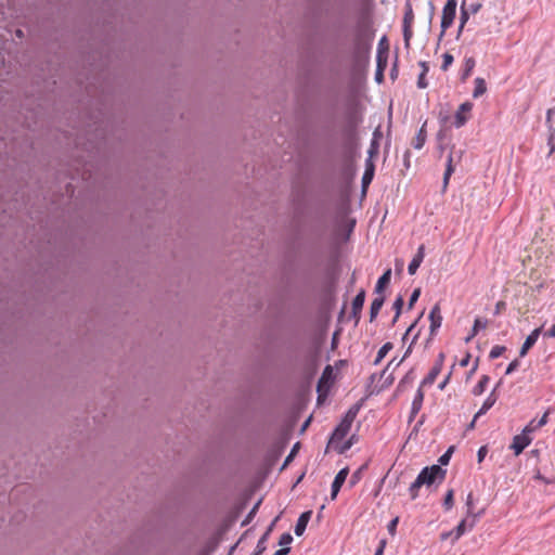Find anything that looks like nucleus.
Returning <instances> with one entry per match:
<instances>
[{"mask_svg":"<svg viewBox=\"0 0 555 555\" xmlns=\"http://www.w3.org/2000/svg\"><path fill=\"white\" fill-rule=\"evenodd\" d=\"M357 412V410L350 409L331 436L328 448L336 450L339 454L351 448V439L345 440V438L351 429Z\"/></svg>","mask_w":555,"mask_h":555,"instance_id":"f257e3e1","label":"nucleus"},{"mask_svg":"<svg viewBox=\"0 0 555 555\" xmlns=\"http://www.w3.org/2000/svg\"><path fill=\"white\" fill-rule=\"evenodd\" d=\"M446 470H443L439 465H433L429 467H425L418 474L414 482L409 488V492L412 500H415L418 496V490L423 486L430 487L437 480L440 482L444 479Z\"/></svg>","mask_w":555,"mask_h":555,"instance_id":"f03ea898","label":"nucleus"},{"mask_svg":"<svg viewBox=\"0 0 555 555\" xmlns=\"http://www.w3.org/2000/svg\"><path fill=\"white\" fill-rule=\"evenodd\" d=\"M456 0H448L442 9L441 35L453 24L456 13Z\"/></svg>","mask_w":555,"mask_h":555,"instance_id":"7ed1b4c3","label":"nucleus"},{"mask_svg":"<svg viewBox=\"0 0 555 555\" xmlns=\"http://www.w3.org/2000/svg\"><path fill=\"white\" fill-rule=\"evenodd\" d=\"M477 519L478 515H473V517L466 516L464 519H462L454 529L453 541H457L466 532V530H472L476 526Z\"/></svg>","mask_w":555,"mask_h":555,"instance_id":"20e7f679","label":"nucleus"},{"mask_svg":"<svg viewBox=\"0 0 555 555\" xmlns=\"http://www.w3.org/2000/svg\"><path fill=\"white\" fill-rule=\"evenodd\" d=\"M472 109H473V104L470 102H464L459 106V108L455 113V116H454L455 127L460 128L466 124V121L469 118V114H470Z\"/></svg>","mask_w":555,"mask_h":555,"instance_id":"39448f33","label":"nucleus"},{"mask_svg":"<svg viewBox=\"0 0 555 555\" xmlns=\"http://www.w3.org/2000/svg\"><path fill=\"white\" fill-rule=\"evenodd\" d=\"M532 441V438L525 433L516 435L513 438L511 449L514 450L515 455H519Z\"/></svg>","mask_w":555,"mask_h":555,"instance_id":"423d86ee","label":"nucleus"},{"mask_svg":"<svg viewBox=\"0 0 555 555\" xmlns=\"http://www.w3.org/2000/svg\"><path fill=\"white\" fill-rule=\"evenodd\" d=\"M429 321H430V325H429L430 336H434L442 324L441 309L438 304H436L431 308V310L429 312Z\"/></svg>","mask_w":555,"mask_h":555,"instance_id":"0eeeda50","label":"nucleus"},{"mask_svg":"<svg viewBox=\"0 0 555 555\" xmlns=\"http://www.w3.org/2000/svg\"><path fill=\"white\" fill-rule=\"evenodd\" d=\"M365 300V291L361 289L357 296L352 300L351 307V317L354 319L356 323L359 322L361 318V311Z\"/></svg>","mask_w":555,"mask_h":555,"instance_id":"6e6552de","label":"nucleus"},{"mask_svg":"<svg viewBox=\"0 0 555 555\" xmlns=\"http://www.w3.org/2000/svg\"><path fill=\"white\" fill-rule=\"evenodd\" d=\"M348 474H349V469H348V467H345V468L340 469L337 473V475L335 476L334 481L332 483V492H331L332 500H335L337 498V494H338L341 486L346 481Z\"/></svg>","mask_w":555,"mask_h":555,"instance_id":"1a4fd4ad","label":"nucleus"},{"mask_svg":"<svg viewBox=\"0 0 555 555\" xmlns=\"http://www.w3.org/2000/svg\"><path fill=\"white\" fill-rule=\"evenodd\" d=\"M541 333V328L533 330L526 338L525 343L522 344L520 348L519 356L525 357L528 351L533 347V345L537 343L539 336Z\"/></svg>","mask_w":555,"mask_h":555,"instance_id":"9d476101","label":"nucleus"},{"mask_svg":"<svg viewBox=\"0 0 555 555\" xmlns=\"http://www.w3.org/2000/svg\"><path fill=\"white\" fill-rule=\"evenodd\" d=\"M424 397H425V395H424L423 388H421V386H420L414 396V399L412 401L410 420H413L417 415V413L421 411L423 401H424Z\"/></svg>","mask_w":555,"mask_h":555,"instance_id":"9b49d317","label":"nucleus"},{"mask_svg":"<svg viewBox=\"0 0 555 555\" xmlns=\"http://www.w3.org/2000/svg\"><path fill=\"white\" fill-rule=\"evenodd\" d=\"M311 514H312L311 511H307L299 516L297 524L295 526V534L296 535L299 537L305 532L307 525L310 520Z\"/></svg>","mask_w":555,"mask_h":555,"instance_id":"f8f14e48","label":"nucleus"},{"mask_svg":"<svg viewBox=\"0 0 555 555\" xmlns=\"http://www.w3.org/2000/svg\"><path fill=\"white\" fill-rule=\"evenodd\" d=\"M384 301H385L384 295L376 296L375 299L372 301L371 308H370V321L371 322H373L376 319V317L378 315V313L384 305Z\"/></svg>","mask_w":555,"mask_h":555,"instance_id":"ddd939ff","label":"nucleus"},{"mask_svg":"<svg viewBox=\"0 0 555 555\" xmlns=\"http://www.w3.org/2000/svg\"><path fill=\"white\" fill-rule=\"evenodd\" d=\"M440 372H441V369L439 367V365H434L430 369L429 373L421 382V388L433 385L435 383L437 376L440 374Z\"/></svg>","mask_w":555,"mask_h":555,"instance_id":"4468645a","label":"nucleus"},{"mask_svg":"<svg viewBox=\"0 0 555 555\" xmlns=\"http://www.w3.org/2000/svg\"><path fill=\"white\" fill-rule=\"evenodd\" d=\"M391 278V270H386L383 275L378 279L376 286H375V293L378 295H383L384 288L389 284Z\"/></svg>","mask_w":555,"mask_h":555,"instance_id":"2eb2a0df","label":"nucleus"},{"mask_svg":"<svg viewBox=\"0 0 555 555\" xmlns=\"http://www.w3.org/2000/svg\"><path fill=\"white\" fill-rule=\"evenodd\" d=\"M474 83H475V88H474V91H473V96L475 99L483 95L487 92V83H486V80L483 78L477 77L475 79Z\"/></svg>","mask_w":555,"mask_h":555,"instance_id":"dca6fc26","label":"nucleus"},{"mask_svg":"<svg viewBox=\"0 0 555 555\" xmlns=\"http://www.w3.org/2000/svg\"><path fill=\"white\" fill-rule=\"evenodd\" d=\"M374 176V165L371 162H367L365 171L362 177V186L365 188L372 182Z\"/></svg>","mask_w":555,"mask_h":555,"instance_id":"f3484780","label":"nucleus"},{"mask_svg":"<svg viewBox=\"0 0 555 555\" xmlns=\"http://www.w3.org/2000/svg\"><path fill=\"white\" fill-rule=\"evenodd\" d=\"M490 380V377L488 375H482L477 383V385L473 388V395L474 396H480L486 390L488 383Z\"/></svg>","mask_w":555,"mask_h":555,"instance_id":"a211bd4d","label":"nucleus"},{"mask_svg":"<svg viewBox=\"0 0 555 555\" xmlns=\"http://www.w3.org/2000/svg\"><path fill=\"white\" fill-rule=\"evenodd\" d=\"M488 326V321L477 318L474 322V326L472 328L470 335L466 338V341H469L473 337H475L480 330H483Z\"/></svg>","mask_w":555,"mask_h":555,"instance_id":"6ab92c4d","label":"nucleus"},{"mask_svg":"<svg viewBox=\"0 0 555 555\" xmlns=\"http://www.w3.org/2000/svg\"><path fill=\"white\" fill-rule=\"evenodd\" d=\"M476 65V61L474 57H466L464 61V69L462 73V80H466L470 75Z\"/></svg>","mask_w":555,"mask_h":555,"instance_id":"aec40b11","label":"nucleus"},{"mask_svg":"<svg viewBox=\"0 0 555 555\" xmlns=\"http://www.w3.org/2000/svg\"><path fill=\"white\" fill-rule=\"evenodd\" d=\"M496 401V398L495 396L493 395V392L485 400V402L482 403V406L480 408V410L477 412V414L475 415V418H477L478 416L485 414L489 409H491L494 403Z\"/></svg>","mask_w":555,"mask_h":555,"instance_id":"412c9836","label":"nucleus"},{"mask_svg":"<svg viewBox=\"0 0 555 555\" xmlns=\"http://www.w3.org/2000/svg\"><path fill=\"white\" fill-rule=\"evenodd\" d=\"M426 142V131L424 129V126L420 129V131L417 132L416 137L413 139L412 141V145L420 150L424 146Z\"/></svg>","mask_w":555,"mask_h":555,"instance_id":"4be33fe9","label":"nucleus"},{"mask_svg":"<svg viewBox=\"0 0 555 555\" xmlns=\"http://www.w3.org/2000/svg\"><path fill=\"white\" fill-rule=\"evenodd\" d=\"M333 376V367L331 365L325 366L322 376L318 384V390L321 391L322 387L328 383Z\"/></svg>","mask_w":555,"mask_h":555,"instance_id":"5701e85b","label":"nucleus"},{"mask_svg":"<svg viewBox=\"0 0 555 555\" xmlns=\"http://www.w3.org/2000/svg\"><path fill=\"white\" fill-rule=\"evenodd\" d=\"M420 65L422 66V73L420 74L418 79H417V87L421 89H424L428 85L425 77H426L429 68H428V65L426 62H421Z\"/></svg>","mask_w":555,"mask_h":555,"instance_id":"b1692460","label":"nucleus"},{"mask_svg":"<svg viewBox=\"0 0 555 555\" xmlns=\"http://www.w3.org/2000/svg\"><path fill=\"white\" fill-rule=\"evenodd\" d=\"M393 348L391 343L384 344L377 352V357L374 361V364L377 365L380 361L387 356V353Z\"/></svg>","mask_w":555,"mask_h":555,"instance_id":"393cba45","label":"nucleus"},{"mask_svg":"<svg viewBox=\"0 0 555 555\" xmlns=\"http://www.w3.org/2000/svg\"><path fill=\"white\" fill-rule=\"evenodd\" d=\"M387 57H388L387 47L385 48V51H377V55H376L377 68L380 70V73L384 72V69L387 66Z\"/></svg>","mask_w":555,"mask_h":555,"instance_id":"a878e982","label":"nucleus"},{"mask_svg":"<svg viewBox=\"0 0 555 555\" xmlns=\"http://www.w3.org/2000/svg\"><path fill=\"white\" fill-rule=\"evenodd\" d=\"M271 529H269L258 541L256 550L253 555H261L266 551V541L268 539L269 532Z\"/></svg>","mask_w":555,"mask_h":555,"instance_id":"bb28decb","label":"nucleus"},{"mask_svg":"<svg viewBox=\"0 0 555 555\" xmlns=\"http://www.w3.org/2000/svg\"><path fill=\"white\" fill-rule=\"evenodd\" d=\"M452 153L448 156V162H447V168H446V171H444V176H443V183L444 185H447L449 183V179L451 177V175L454 172V167L452 165Z\"/></svg>","mask_w":555,"mask_h":555,"instance_id":"cd10ccee","label":"nucleus"},{"mask_svg":"<svg viewBox=\"0 0 555 555\" xmlns=\"http://www.w3.org/2000/svg\"><path fill=\"white\" fill-rule=\"evenodd\" d=\"M413 22H414V13H413L411 5H408L406 11L403 16V26L412 27Z\"/></svg>","mask_w":555,"mask_h":555,"instance_id":"c85d7f7f","label":"nucleus"},{"mask_svg":"<svg viewBox=\"0 0 555 555\" xmlns=\"http://www.w3.org/2000/svg\"><path fill=\"white\" fill-rule=\"evenodd\" d=\"M468 18H469V16H468L467 11L465 10V0H464L461 5V17H460L461 23H460V27H459V35L462 33Z\"/></svg>","mask_w":555,"mask_h":555,"instance_id":"c756f323","label":"nucleus"},{"mask_svg":"<svg viewBox=\"0 0 555 555\" xmlns=\"http://www.w3.org/2000/svg\"><path fill=\"white\" fill-rule=\"evenodd\" d=\"M454 504V492L453 490H449L444 496L443 506L446 509H451Z\"/></svg>","mask_w":555,"mask_h":555,"instance_id":"7c9ffc66","label":"nucleus"},{"mask_svg":"<svg viewBox=\"0 0 555 555\" xmlns=\"http://www.w3.org/2000/svg\"><path fill=\"white\" fill-rule=\"evenodd\" d=\"M454 59L452 56V54L446 52L443 55H442V64H441V69L443 72L448 70L449 67L452 65Z\"/></svg>","mask_w":555,"mask_h":555,"instance_id":"2f4dec72","label":"nucleus"},{"mask_svg":"<svg viewBox=\"0 0 555 555\" xmlns=\"http://www.w3.org/2000/svg\"><path fill=\"white\" fill-rule=\"evenodd\" d=\"M363 469H364V466L360 467L351 475L350 480H349L350 487L356 486L361 480Z\"/></svg>","mask_w":555,"mask_h":555,"instance_id":"473e14b6","label":"nucleus"},{"mask_svg":"<svg viewBox=\"0 0 555 555\" xmlns=\"http://www.w3.org/2000/svg\"><path fill=\"white\" fill-rule=\"evenodd\" d=\"M403 304H404V301H403L402 296H399V297L395 300V302H393V309L396 310V315H395V318H393V322H396V321L398 320V318H399V315H400V313H401V309H402V307H403Z\"/></svg>","mask_w":555,"mask_h":555,"instance_id":"72a5a7b5","label":"nucleus"},{"mask_svg":"<svg viewBox=\"0 0 555 555\" xmlns=\"http://www.w3.org/2000/svg\"><path fill=\"white\" fill-rule=\"evenodd\" d=\"M505 349L506 348L504 346L496 345V346L492 347L489 357L491 359H496V358H499V357H501L503 354Z\"/></svg>","mask_w":555,"mask_h":555,"instance_id":"f704fd0d","label":"nucleus"},{"mask_svg":"<svg viewBox=\"0 0 555 555\" xmlns=\"http://www.w3.org/2000/svg\"><path fill=\"white\" fill-rule=\"evenodd\" d=\"M541 428L540 426H538V422L532 420L531 422H529V424L522 429V433H525L526 435L530 436L531 433L535 431L537 429Z\"/></svg>","mask_w":555,"mask_h":555,"instance_id":"c9c22d12","label":"nucleus"},{"mask_svg":"<svg viewBox=\"0 0 555 555\" xmlns=\"http://www.w3.org/2000/svg\"><path fill=\"white\" fill-rule=\"evenodd\" d=\"M466 506H467V514H466V516L473 517V515H476L474 513V502H473V494L472 493H469L467 495Z\"/></svg>","mask_w":555,"mask_h":555,"instance_id":"e433bc0d","label":"nucleus"},{"mask_svg":"<svg viewBox=\"0 0 555 555\" xmlns=\"http://www.w3.org/2000/svg\"><path fill=\"white\" fill-rule=\"evenodd\" d=\"M292 542L293 537L289 533H283L279 540V544L285 547H288L287 545H289Z\"/></svg>","mask_w":555,"mask_h":555,"instance_id":"4c0bfd02","label":"nucleus"},{"mask_svg":"<svg viewBox=\"0 0 555 555\" xmlns=\"http://www.w3.org/2000/svg\"><path fill=\"white\" fill-rule=\"evenodd\" d=\"M422 262H420L418 260H416L415 258H413L411 260V262L409 263V267H408V272L413 275L416 273L417 269L420 268Z\"/></svg>","mask_w":555,"mask_h":555,"instance_id":"58836bf2","label":"nucleus"},{"mask_svg":"<svg viewBox=\"0 0 555 555\" xmlns=\"http://www.w3.org/2000/svg\"><path fill=\"white\" fill-rule=\"evenodd\" d=\"M420 295H421V289L420 288L414 289V292L412 293L410 300H409V308L413 307V305L417 301Z\"/></svg>","mask_w":555,"mask_h":555,"instance_id":"ea45409f","label":"nucleus"},{"mask_svg":"<svg viewBox=\"0 0 555 555\" xmlns=\"http://www.w3.org/2000/svg\"><path fill=\"white\" fill-rule=\"evenodd\" d=\"M487 453H488V448L486 446H482L479 448V450L477 452L478 463H481L483 461Z\"/></svg>","mask_w":555,"mask_h":555,"instance_id":"a19ab883","label":"nucleus"},{"mask_svg":"<svg viewBox=\"0 0 555 555\" xmlns=\"http://www.w3.org/2000/svg\"><path fill=\"white\" fill-rule=\"evenodd\" d=\"M412 35V27L403 26V37L406 46L409 44Z\"/></svg>","mask_w":555,"mask_h":555,"instance_id":"79ce46f5","label":"nucleus"},{"mask_svg":"<svg viewBox=\"0 0 555 555\" xmlns=\"http://www.w3.org/2000/svg\"><path fill=\"white\" fill-rule=\"evenodd\" d=\"M518 366H519V361H518V360H514V361H512V362L508 364V366H507V369H506L505 374H507V375H508V374H512L514 371H516V370L518 369Z\"/></svg>","mask_w":555,"mask_h":555,"instance_id":"37998d69","label":"nucleus"},{"mask_svg":"<svg viewBox=\"0 0 555 555\" xmlns=\"http://www.w3.org/2000/svg\"><path fill=\"white\" fill-rule=\"evenodd\" d=\"M399 522V518L396 517L393 518L389 524H388V531L391 535H393L396 533V528H397V525Z\"/></svg>","mask_w":555,"mask_h":555,"instance_id":"c03bdc74","label":"nucleus"},{"mask_svg":"<svg viewBox=\"0 0 555 555\" xmlns=\"http://www.w3.org/2000/svg\"><path fill=\"white\" fill-rule=\"evenodd\" d=\"M414 371L413 370H410L405 376L403 377V379L401 380L400 385L403 384V383H412L414 380Z\"/></svg>","mask_w":555,"mask_h":555,"instance_id":"a18cd8bd","label":"nucleus"},{"mask_svg":"<svg viewBox=\"0 0 555 555\" xmlns=\"http://www.w3.org/2000/svg\"><path fill=\"white\" fill-rule=\"evenodd\" d=\"M424 250H425L424 245H421V246L418 247V249H417L416 255L414 256V258H415L416 260H418L420 262H422V261H423V259H424V256H425Z\"/></svg>","mask_w":555,"mask_h":555,"instance_id":"49530a36","label":"nucleus"},{"mask_svg":"<svg viewBox=\"0 0 555 555\" xmlns=\"http://www.w3.org/2000/svg\"><path fill=\"white\" fill-rule=\"evenodd\" d=\"M388 48V42H387V38L384 36L379 42H378V48H377V51H385V48Z\"/></svg>","mask_w":555,"mask_h":555,"instance_id":"de8ad7c7","label":"nucleus"},{"mask_svg":"<svg viewBox=\"0 0 555 555\" xmlns=\"http://www.w3.org/2000/svg\"><path fill=\"white\" fill-rule=\"evenodd\" d=\"M505 309V302L504 301H498L495 305V314H500L502 310Z\"/></svg>","mask_w":555,"mask_h":555,"instance_id":"09e8293b","label":"nucleus"},{"mask_svg":"<svg viewBox=\"0 0 555 555\" xmlns=\"http://www.w3.org/2000/svg\"><path fill=\"white\" fill-rule=\"evenodd\" d=\"M547 417H548V413L545 412L543 414V416L539 421H537L538 422V426L543 427L547 423Z\"/></svg>","mask_w":555,"mask_h":555,"instance_id":"8fccbe9b","label":"nucleus"},{"mask_svg":"<svg viewBox=\"0 0 555 555\" xmlns=\"http://www.w3.org/2000/svg\"><path fill=\"white\" fill-rule=\"evenodd\" d=\"M443 361H444V354L443 353H439L434 365H439V367L442 370Z\"/></svg>","mask_w":555,"mask_h":555,"instance_id":"3c124183","label":"nucleus"},{"mask_svg":"<svg viewBox=\"0 0 555 555\" xmlns=\"http://www.w3.org/2000/svg\"><path fill=\"white\" fill-rule=\"evenodd\" d=\"M544 336L555 338V324L544 333Z\"/></svg>","mask_w":555,"mask_h":555,"instance_id":"603ef678","label":"nucleus"},{"mask_svg":"<svg viewBox=\"0 0 555 555\" xmlns=\"http://www.w3.org/2000/svg\"><path fill=\"white\" fill-rule=\"evenodd\" d=\"M470 361V354L466 353V356L460 361L461 366H467Z\"/></svg>","mask_w":555,"mask_h":555,"instance_id":"864d4df0","label":"nucleus"},{"mask_svg":"<svg viewBox=\"0 0 555 555\" xmlns=\"http://www.w3.org/2000/svg\"><path fill=\"white\" fill-rule=\"evenodd\" d=\"M451 537H453V538H454V531L442 532V533L440 534V539H441L442 541H446V540H448V539H449V538H451Z\"/></svg>","mask_w":555,"mask_h":555,"instance_id":"5fc2aeb1","label":"nucleus"},{"mask_svg":"<svg viewBox=\"0 0 555 555\" xmlns=\"http://www.w3.org/2000/svg\"><path fill=\"white\" fill-rule=\"evenodd\" d=\"M553 114H555V108H548L546 112V122L550 124L551 119L553 118Z\"/></svg>","mask_w":555,"mask_h":555,"instance_id":"6e6d98bb","label":"nucleus"},{"mask_svg":"<svg viewBox=\"0 0 555 555\" xmlns=\"http://www.w3.org/2000/svg\"><path fill=\"white\" fill-rule=\"evenodd\" d=\"M289 547H282L278 550L273 555H287L289 553Z\"/></svg>","mask_w":555,"mask_h":555,"instance_id":"4d7b16f0","label":"nucleus"},{"mask_svg":"<svg viewBox=\"0 0 555 555\" xmlns=\"http://www.w3.org/2000/svg\"><path fill=\"white\" fill-rule=\"evenodd\" d=\"M449 452H451V449L446 453L443 454L440 459H439V462L443 465L448 464V461H449Z\"/></svg>","mask_w":555,"mask_h":555,"instance_id":"13d9d810","label":"nucleus"},{"mask_svg":"<svg viewBox=\"0 0 555 555\" xmlns=\"http://www.w3.org/2000/svg\"><path fill=\"white\" fill-rule=\"evenodd\" d=\"M449 379H450V374L446 377L444 380H442V383L439 385V388L443 389L446 387V385L448 384Z\"/></svg>","mask_w":555,"mask_h":555,"instance_id":"bf43d9fd","label":"nucleus"},{"mask_svg":"<svg viewBox=\"0 0 555 555\" xmlns=\"http://www.w3.org/2000/svg\"><path fill=\"white\" fill-rule=\"evenodd\" d=\"M477 367H478V360H476V362H475L474 366L472 367L468 376L473 375L477 371Z\"/></svg>","mask_w":555,"mask_h":555,"instance_id":"052dcab7","label":"nucleus"},{"mask_svg":"<svg viewBox=\"0 0 555 555\" xmlns=\"http://www.w3.org/2000/svg\"><path fill=\"white\" fill-rule=\"evenodd\" d=\"M297 446H298V444H296V446L293 448V450H292L291 454H289V455L287 456V459H286V463H288V462H289V460L292 459V456H293V455H294V453L296 452Z\"/></svg>","mask_w":555,"mask_h":555,"instance_id":"680f3d73","label":"nucleus"},{"mask_svg":"<svg viewBox=\"0 0 555 555\" xmlns=\"http://www.w3.org/2000/svg\"><path fill=\"white\" fill-rule=\"evenodd\" d=\"M384 552V544L376 551L375 555H382Z\"/></svg>","mask_w":555,"mask_h":555,"instance_id":"e2e57ef3","label":"nucleus"},{"mask_svg":"<svg viewBox=\"0 0 555 555\" xmlns=\"http://www.w3.org/2000/svg\"><path fill=\"white\" fill-rule=\"evenodd\" d=\"M376 78L378 81H380L383 78V74L380 75V70L378 68H377V73H376Z\"/></svg>","mask_w":555,"mask_h":555,"instance_id":"0e129e2a","label":"nucleus"},{"mask_svg":"<svg viewBox=\"0 0 555 555\" xmlns=\"http://www.w3.org/2000/svg\"><path fill=\"white\" fill-rule=\"evenodd\" d=\"M480 8V4H477V5H473L472 7V10L474 13H476L478 11V9Z\"/></svg>","mask_w":555,"mask_h":555,"instance_id":"69168bd1","label":"nucleus"},{"mask_svg":"<svg viewBox=\"0 0 555 555\" xmlns=\"http://www.w3.org/2000/svg\"><path fill=\"white\" fill-rule=\"evenodd\" d=\"M554 135H555V131H554V132L551 134V137H550V140H548V141H550V144H551V143H552V141L554 140Z\"/></svg>","mask_w":555,"mask_h":555,"instance_id":"338daca9","label":"nucleus"},{"mask_svg":"<svg viewBox=\"0 0 555 555\" xmlns=\"http://www.w3.org/2000/svg\"><path fill=\"white\" fill-rule=\"evenodd\" d=\"M413 327H414V324H412V325L408 328V331H406L405 335H408V334L412 331V328H413Z\"/></svg>","mask_w":555,"mask_h":555,"instance_id":"774afa93","label":"nucleus"}]
</instances>
